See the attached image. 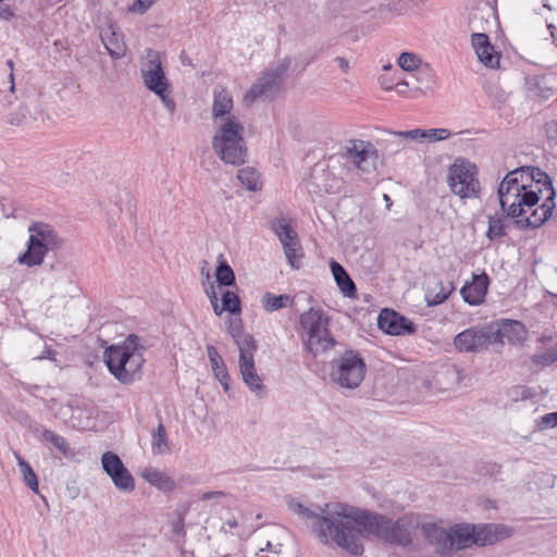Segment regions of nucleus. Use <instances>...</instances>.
I'll return each instance as SVG.
<instances>
[{"label": "nucleus", "instance_id": "423d86ee", "mask_svg": "<svg viewBox=\"0 0 557 557\" xmlns=\"http://www.w3.org/2000/svg\"><path fill=\"white\" fill-rule=\"evenodd\" d=\"M299 323L304 331V345L313 357L335 346L336 342L327 329L329 317L322 310L309 309L300 315Z\"/></svg>", "mask_w": 557, "mask_h": 557}, {"label": "nucleus", "instance_id": "a211bd4d", "mask_svg": "<svg viewBox=\"0 0 557 557\" xmlns=\"http://www.w3.org/2000/svg\"><path fill=\"white\" fill-rule=\"evenodd\" d=\"M471 44L480 62L491 69L498 67L500 54L495 50L485 33L474 32L471 35Z\"/></svg>", "mask_w": 557, "mask_h": 557}, {"label": "nucleus", "instance_id": "2eb2a0df", "mask_svg": "<svg viewBox=\"0 0 557 557\" xmlns=\"http://www.w3.org/2000/svg\"><path fill=\"white\" fill-rule=\"evenodd\" d=\"M343 157L364 173H370L375 169L376 154L370 143L363 140L350 141L345 147Z\"/></svg>", "mask_w": 557, "mask_h": 557}, {"label": "nucleus", "instance_id": "39448f33", "mask_svg": "<svg viewBox=\"0 0 557 557\" xmlns=\"http://www.w3.org/2000/svg\"><path fill=\"white\" fill-rule=\"evenodd\" d=\"M423 531L429 542L435 545L436 552L444 556L475 544L474 524L460 523L445 530L430 523L423 527Z\"/></svg>", "mask_w": 557, "mask_h": 557}, {"label": "nucleus", "instance_id": "f3484780", "mask_svg": "<svg viewBox=\"0 0 557 557\" xmlns=\"http://www.w3.org/2000/svg\"><path fill=\"white\" fill-rule=\"evenodd\" d=\"M524 86L530 97L548 99L557 89V76L553 73L529 75L525 77Z\"/></svg>", "mask_w": 557, "mask_h": 557}, {"label": "nucleus", "instance_id": "3c124183", "mask_svg": "<svg viewBox=\"0 0 557 557\" xmlns=\"http://www.w3.org/2000/svg\"><path fill=\"white\" fill-rule=\"evenodd\" d=\"M281 544L272 545L270 541H267L265 547H260L256 553V557H278Z\"/></svg>", "mask_w": 557, "mask_h": 557}, {"label": "nucleus", "instance_id": "6ab92c4d", "mask_svg": "<svg viewBox=\"0 0 557 557\" xmlns=\"http://www.w3.org/2000/svg\"><path fill=\"white\" fill-rule=\"evenodd\" d=\"M490 278L486 273L473 274L472 281L466 283L460 289V294L465 302L470 306L481 305L487 293Z\"/></svg>", "mask_w": 557, "mask_h": 557}, {"label": "nucleus", "instance_id": "338daca9", "mask_svg": "<svg viewBox=\"0 0 557 557\" xmlns=\"http://www.w3.org/2000/svg\"><path fill=\"white\" fill-rule=\"evenodd\" d=\"M54 355H55V352L52 349L47 347L44 350L42 355L39 357V359H46L47 358V359H51L52 360V359H54Z\"/></svg>", "mask_w": 557, "mask_h": 557}, {"label": "nucleus", "instance_id": "4be33fe9", "mask_svg": "<svg viewBox=\"0 0 557 557\" xmlns=\"http://www.w3.org/2000/svg\"><path fill=\"white\" fill-rule=\"evenodd\" d=\"M245 127L236 116H230L224 121L214 123V134L212 139L222 140H245Z\"/></svg>", "mask_w": 557, "mask_h": 557}, {"label": "nucleus", "instance_id": "a878e982", "mask_svg": "<svg viewBox=\"0 0 557 557\" xmlns=\"http://www.w3.org/2000/svg\"><path fill=\"white\" fill-rule=\"evenodd\" d=\"M504 339L512 345H521L527 339V329L522 322L517 320L503 319L499 321Z\"/></svg>", "mask_w": 557, "mask_h": 557}, {"label": "nucleus", "instance_id": "58836bf2", "mask_svg": "<svg viewBox=\"0 0 557 557\" xmlns=\"http://www.w3.org/2000/svg\"><path fill=\"white\" fill-rule=\"evenodd\" d=\"M482 336L484 339V349L488 347V345H500L504 344L503 331L499 325V322L496 325H488L482 327Z\"/></svg>", "mask_w": 557, "mask_h": 557}, {"label": "nucleus", "instance_id": "5701e85b", "mask_svg": "<svg viewBox=\"0 0 557 557\" xmlns=\"http://www.w3.org/2000/svg\"><path fill=\"white\" fill-rule=\"evenodd\" d=\"M454 345L458 350L467 352L484 349L482 327H470L457 334L454 338Z\"/></svg>", "mask_w": 557, "mask_h": 557}, {"label": "nucleus", "instance_id": "473e14b6", "mask_svg": "<svg viewBox=\"0 0 557 557\" xmlns=\"http://www.w3.org/2000/svg\"><path fill=\"white\" fill-rule=\"evenodd\" d=\"M13 456L17 462V466L21 470L23 481L25 485L32 490L33 492H38V479L33 470L32 466L20 455L18 451H13Z\"/></svg>", "mask_w": 557, "mask_h": 557}, {"label": "nucleus", "instance_id": "1a4fd4ad", "mask_svg": "<svg viewBox=\"0 0 557 557\" xmlns=\"http://www.w3.org/2000/svg\"><path fill=\"white\" fill-rule=\"evenodd\" d=\"M146 52V60L143 61L140 67L144 84L147 89L161 99L169 113L173 114L176 106L169 95L171 86L165 77L160 55L152 49H148Z\"/></svg>", "mask_w": 557, "mask_h": 557}, {"label": "nucleus", "instance_id": "f8f14e48", "mask_svg": "<svg viewBox=\"0 0 557 557\" xmlns=\"http://www.w3.org/2000/svg\"><path fill=\"white\" fill-rule=\"evenodd\" d=\"M101 465L116 490L124 493H131L135 490V480L132 473L115 453L106 451L102 454Z\"/></svg>", "mask_w": 557, "mask_h": 557}, {"label": "nucleus", "instance_id": "7c9ffc66", "mask_svg": "<svg viewBox=\"0 0 557 557\" xmlns=\"http://www.w3.org/2000/svg\"><path fill=\"white\" fill-rule=\"evenodd\" d=\"M490 17H496V9L492 2L486 0L471 14L469 25L472 29L485 30L484 25H479V23L485 21L486 24H490Z\"/></svg>", "mask_w": 557, "mask_h": 557}, {"label": "nucleus", "instance_id": "c03bdc74", "mask_svg": "<svg viewBox=\"0 0 557 557\" xmlns=\"http://www.w3.org/2000/svg\"><path fill=\"white\" fill-rule=\"evenodd\" d=\"M421 60L411 52H403L398 58V65L406 72H413L419 69Z\"/></svg>", "mask_w": 557, "mask_h": 557}, {"label": "nucleus", "instance_id": "4d7b16f0", "mask_svg": "<svg viewBox=\"0 0 557 557\" xmlns=\"http://www.w3.org/2000/svg\"><path fill=\"white\" fill-rule=\"evenodd\" d=\"M206 294L210 300V304H219L218 294L215 292V287L211 284L209 288L206 289Z\"/></svg>", "mask_w": 557, "mask_h": 557}, {"label": "nucleus", "instance_id": "0eeeda50", "mask_svg": "<svg viewBox=\"0 0 557 557\" xmlns=\"http://www.w3.org/2000/svg\"><path fill=\"white\" fill-rule=\"evenodd\" d=\"M27 249L18 256L17 261L27 267L39 265L49 250L61 246L62 239L55 230L47 223L37 222L28 227Z\"/></svg>", "mask_w": 557, "mask_h": 557}, {"label": "nucleus", "instance_id": "c756f323", "mask_svg": "<svg viewBox=\"0 0 557 557\" xmlns=\"http://www.w3.org/2000/svg\"><path fill=\"white\" fill-rule=\"evenodd\" d=\"M257 529V525L248 524L245 518L242 520L230 518L221 527L222 532L236 535L240 540L248 539Z\"/></svg>", "mask_w": 557, "mask_h": 557}, {"label": "nucleus", "instance_id": "72a5a7b5", "mask_svg": "<svg viewBox=\"0 0 557 557\" xmlns=\"http://www.w3.org/2000/svg\"><path fill=\"white\" fill-rule=\"evenodd\" d=\"M239 350V361L252 360L257 350V343L252 335L244 334L240 337L234 339Z\"/></svg>", "mask_w": 557, "mask_h": 557}, {"label": "nucleus", "instance_id": "dca6fc26", "mask_svg": "<svg viewBox=\"0 0 557 557\" xmlns=\"http://www.w3.org/2000/svg\"><path fill=\"white\" fill-rule=\"evenodd\" d=\"M377 326L389 335H406L416 332L414 324L393 309H383L377 317Z\"/></svg>", "mask_w": 557, "mask_h": 557}, {"label": "nucleus", "instance_id": "13d9d810", "mask_svg": "<svg viewBox=\"0 0 557 557\" xmlns=\"http://www.w3.org/2000/svg\"><path fill=\"white\" fill-rule=\"evenodd\" d=\"M206 294L210 300V304H219L218 294L215 292V287L211 284L209 288L206 289Z\"/></svg>", "mask_w": 557, "mask_h": 557}, {"label": "nucleus", "instance_id": "bf43d9fd", "mask_svg": "<svg viewBox=\"0 0 557 557\" xmlns=\"http://www.w3.org/2000/svg\"><path fill=\"white\" fill-rule=\"evenodd\" d=\"M206 294L210 300V304H219L218 294L215 292V287L211 284L209 288L206 289Z\"/></svg>", "mask_w": 557, "mask_h": 557}, {"label": "nucleus", "instance_id": "f257e3e1", "mask_svg": "<svg viewBox=\"0 0 557 557\" xmlns=\"http://www.w3.org/2000/svg\"><path fill=\"white\" fill-rule=\"evenodd\" d=\"M497 195L507 216L519 218V227H540L555 209V189L550 177L539 168L521 166L508 172Z\"/></svg>", "mask_w": 557, "mask_h": 557}, {"label": "nucleus", "instance_id": "a19ab883", "mask_svg": "<svg viewBox=\"0 0 557 557\" xmlns=\"http://www.w3.org/2000/svg\"><path fill=\"white\" fill-rule=\"evenodd\" d=\"M210 364L215 379L221 383L224 392H227L230 389L231 377L223 358L219 359V361H212Z\"/></svg>", "mask_w": 557, "mask_h": 557}, {"label": "nucleus", "instance_id": "de8ad7c7", "mask_svg": "<svg viewBox=\"0 0 557 557\" xmlns=\"http://www.w3.org/2000/svg\"><path fill=\"white\" fill-rule=\"evenodd\" d=\"M555 426H557V411L546 413L536 421V428L541 431Z\"/></svg>", "mask_w": 557, "mask_h": 557}, {"label": "nucleus", "instance_id": "412c9836", "mask_svg": "<svg viewBox=\"0 0 557 557\" xmlns=\"http://www.w3.org/2000/svg\"><path fill=\"white\" fill-rule=\"evenodd\" d=\"M233 107L232 95L225 88L215 86L213 89V104L211 110L213 123L224 121V119H228L230 116H235L232 114Z\"/></svg>", "mask_w": 557, "mask_h": 557}, {"label": "nucleus", "instance_id": "052dcab7", "mask_svg": "<svg viewBox=\"0 0 557 557\" xmlns=\"http://www.w3.org/2000/svg\"><path fill=\"white\" fill-rule=\"evenodd\" d=\"M16 419H17L22 424H24V425H26V426H29V428H30L32 419H30V417H29L26 412H24V411H20V412L17 413Z\"/></svg>", "mask_w": 557, "mask_h": 557}, {"label": "nucleus", "instance_id": "6e6552de", "mask_svg": "<svg viewBox=\"0 0 557 557\" xmlns=\"http://www.w3.org/2000/svg\"><path fill=\"white\" fill-rule=\"evenodd\" d=\"M367 366L361 355L352 349L345 350L331 361L330 376L334 383L344 388L355 389L363 381Z\"/></svg>", "mask_w": 557, "mask_h": 557}, {"label": "nucleus", "instance_id": "e433bc0d", "mask_svg": "<svg viewBox=\"0 0 557 557\" xmlns=\"http://www.w3.org/2000/svg\"><path fill=\"white\" fill-rule=\"evenodd\" d=\"M151 447L154 455L170 451L166 430L162 423H159L157 430L152 433Z\"/></svg>", "mask_w": 557, "mask_h": 557}, {"label": "nucleus", "instance_id": "2f4dec72", "mask_svg": "<svg viewBox=\"0 0 557 557\" xmlns=\"http://www.w3.org/2000/svg\"><path fill=\"white\" fill-rule=\"evenodd\" d=\"M293 302L294 298L287 294L274 295L272 293H265L261 298L262 307L269 313L286 308L293 305Z\"/></svg>", "mask_w": 557, "mask_h": 557}, {"label": "nucleus", "instance_id": "8fccbe9b", "mask_svg": "<svg viewBox=\"0 0 557 557\" xmlns=\"http://www.w3.org/2000/svg\"><path fill=\"white\" fill-rule=\"evenodd\" d=\"M425 132V140L429 141H440L446 139L450 136V131L447 128H430L424 129Z\"/></svg>", "mask_w": 557, "mask_h": 557}, {"label": "nucleus", "instance_id": "c9c22d12", "mask_svg": "<svg viewBox=\"0 0 557 557\" xmlns=\"http://www.w3.org/2000/svg\"><path fill=\"white\" fill-rule=\"evenodd\" d=\"M237 178L248 190L256 191L260 189V175L253 168L240 169Z\"/></svg>", "mask_w": 557, "mask_h": 557}, {"label": "nucleus", "instance_id": "774afa93", "mask_svg": "<svg viewBox=\"0 0 557 557\" xmlns=\"http://www.w3.org/2000/svg\"><path fill=\"white\" fill-rule=\"evenodd\" d=\"M424 76H429V71H421V70H419L417 72V74L413 75V77L416 78V81L418 83H422Z\"/></svg>", "mask_w": 557, "mask_h": 557}, {"label": "nucleus", "instance_id": "e2e57ef3", "mask_svg": "<svg viewBox=\"0 0 557 557\" xmlns=\"http://www.w3.org/2000/svg\"><path fill=\"white\" fill-rule=\"evenodd\" d=\"M408 87L409 83L406 81H400L395 85V89L399 95H405L407 92Z\"/></svg>", "mask_w": 557, "mask_h": 557}, {"label": "nucleus", "instance_id": "ddd939ff", "mask_svg": "<svg viewBox=\"0 0 557 557\" xmlns=\"http://www.w3.org/2000/svg\"><path fill=\"white\" fill-rule=\"evenodd\" d=\"M272 230L277 235L289 264L295 269H299L302 253L297 233L290 227L285 219L274 221L272 223Z\"/></svg>", "mask_w": 557, "mask_h": 557}, {"label": "nucleus", "instance_id": "79ce46f5", "mask_svg": "<svg viewBox=\"0 0 557 557\" xmlns=\"http://www.w3.org/2000/svg\"><path fill=\"white\" fill-rule=\"evenodd\" d=\"M504 216H488V230L486 236L493 240L506 236Z\"/></svg>", "mask_w": 557, "mask_h": 557}, {"label": "nucleus", "instance_id": "cd10ccee", "mask_svg": "<svg viewBox=\"0 0 557 557\" xmlns=\"http://www.w3.org/2000/svg\"><path fill=\"white\" fill-rule=\"evenodd\" d=\"M334 280L345 297L354 298L357 294V287L348 275L347 271L336 261L332 260L330 264Z\"/></svg>", "mask_w": 557, "mask_h": 557}, {"label": "nucleus", "instance_id": "bb28decb", "mask_svg": "<svg viewBox=\"0 0 557 557\" xmlns=\"http://www.w3.org/2000/svg\"><path fill=\"white\" fill-rule=\"evenodd\" d=\"M239 372L250 392L259 395L260 392L264 391L262 379L257 373L255 359L239 362Z\"/></svg>", "mask_w": 557, "mask_h": 557}, {"label": "nucleus", "instance_id": "20e7f679", "mask_svg": "<svg viewBox=\"0 0 557 557\" xmlns=\"http://www.w3.org/2000/svg\"><path fill=\"white\" fill-rule=\"evenodd\" d=\"M138 342L137 335L129 334L121 345H112L104 351L110 373L123 384H131L141 377L145 358Z\"/></svg>", "mask_w": 557, "mask_h": 557}, {"label": "nucleus", "instance_id": "864d4df0", "mask_svg": "<svg viewBox=\"0 0 557 557\" xmlns=\"http://www.w3.org/2000/svg\"><path fill=\"white\" fill-rule=\"evenodd\" d=\"M26 120V110L21 108L17 112H11L7 116V122L11 125H20Z\"/></svg>", "mask_w": 557, "mask_h": 557}, {"label": "nucleus", "instance_id": "4c0bfd02", "mask_svg": "<svg viewBox=\"0 0 557 557\" xmlns=\"http://www.w3.org/2000/svg\"><path fill=\"white\" fill-rule=\"evenodd\" d=\"M41 440L46 443L51 444L55 447L62 455L67 456L70 454V445L65 437L57 434L55 432L45 429L41 432Z\"/></svg>", "mask_w": 557, "mask_h": 557}, {"label": "nucleus", "instance_id": "f704fd0d", "mask_svg": "<svg viewBox=\"0 0 557 557\" xmlns=\"http://www.w3.org/2000/svg\"><path fill=\"white\" fill-rule=\"evenodd\" d=\"M215 278L220 286H234L236 283V277L233 269L231 265L226 262V260L223 259L222 256H220L219 264L215 270Z\"/></svg>", "mask_w": 557, "mask_h": 557}, {"label": "nucleus", "instance_id": "37998d69", "mask_svg": "<svg viewBox=\"0 0 557 557\" xmlns=\"http://www.w3.org/2000/svg\"><path fill=\"white\" fill-rule=\"evenodd\" d=\"M531 360L535 366L542 368L557 362V345L547 348L544 352L533 355Z\"/></svg>", "mask_w": 557, "mask_h": 557}, {"label": "nucleus", "instance_id": "ea45409f", "mask_svg": "<svg viewBox=\"0 0 557 557\" xmlns=\"http://www.w3.org/2000/svg\"><path fill=\"white\" fill-rule=\"evenodd\" d=\"M221 309L226 310L231 314H240L242 304L238 295L232 290H225L222 294Z\"/></svg>", "mask_w": 557, "mask_h": 557}, {"label": "nucleus", "instance_id": "69168bd1", "mask_svg": "<svg viewBox=\"0 0 557 557\" xmlns=\"http://www.w3.org/2000/svg\"><path fill=\"white\" fill-rule=\"evenodd\" d=\"M335 62L338 63L339 67L344 71V72H347L348 69H349V62L348 60H346L345 58L343 57H336L335 58Z\"/></svg>", "mask_w": 557, "mask_h": 557}, {"label": "nucleus", "instance_id": "0e129e2a", "mask_svg": "<svg viewBox=\"0 0 557 557\" xmlns=\"http://www.w3.org/2000/svg\"><path fill=\"white\" fill-rule=\"evenodd\" d=\"M7 65H8L9 70H10V74H9V81H10V84H11V86H10V90H11V91H14V88H15V85H14V75H13V65H14V63H13V61H12V60H8V61H7Z\"/></svg>", "mask_w": 557, "mask_h": 557}, {"label": "nucleus", "instance_id": "680f3d73", "mask_svg": "<svg viewBox=\"0 0 557 557\" xmlns=\"http://www.w3.org/2000/svg\"><path fill=\"white\" fill-rule=\"evenodd\" d=\"M222 496H224V493L220 492V491L206 492V493H203L201 495V499L202 500H209V499L219 498V497H222Z\"/></svg>", "mask_w": 557, "mask_h": 557}, {"label": "nucleus", "instance_id": "603ef678", "mask_svg": "<svg viewBox=\"0 0 557 557\" xmlns=\"http://www.w3.org/2000/svg\"><path fill=\"white\" fill-rule=\"evenodd\" d=\"M153 3L154 0H135L129 7L128 11L137 14H144L151 8Z\"/></svg>", "mask_w": 557, "mask_h": 557}, {"label": "nucleus", "instance_id": "393cba45", "mask_svg": "<svg viewBox=\"0 0 557 557\" xmlns=\"http://www.w3.org/2000/svg\"><path fill=\"white\" fill-rule=\"evenodd\" d=\"M455 290L451 281H436L433 285H429L425 292V301L429 307L443 304Z\"/></svg>", "mask_w": 557, "mask_h": 557}, {"label": "nucleus", "instance_id": "09e8293b", "mask_svg": "<svg viewBox=\"0 0 557 557\" xmlns=\"http://www.w3.org/2000/svg\"><path fill=\"white\" fill-rule=\"evenodd\" d=\"M226 330L233 339H236L246 334L243 330V323L239 318L228 319L226 323Z\"/></svg>", "mask_w": 557, "mask_h": 557}, {"label": "nucleus", "instance_id": "7ed1b4c3", "mask_svg": "<svg viewBox=\"0 0 557 557\" xmlns=\"http://www.w3.org/2000/svg\"><path fill=\"white\" fill-rule=\"evenodd\" d=\"M288 509L305 520L318 539L324 543H334L341 547L349 507L343 504H327L319 507V512L309 509L301 503L289 500Z\"/></svg>", "mask_w": 557, "mask_h": 557}, {"label": "nucleus", "instance_id": "b1692460", "mask_svg": "<svg viewBox=\"0 0 557 557\" xmlns=\"http://www.w3.org/2000/svg\"><path fill=\"white\" fill-rule=\"evenodd\" d=\"M141 476L150 485L164 493H171L176 487V484L171 476L152 467L145 468Z\"/></svg>", "mask_w": 557, "mask_h": 557}, {"label": "nucleus", "instance_id": "f03ea898", "mask_svg": "<svg viewBox=\"0 0 557 557\" xmlns=\"http://www.w3.org/2000/svg\"><path fill=\"white\" fill-rule=\"evenodd\" d=\"M344 530V541L341 548L351 555L359 556L363 553L362 539L374 534L383 541L406 546L411 543V531L404 519L393 521L381 515H372L367 511L356 512L349 507Z\"/></svg>", "mask_w": 557, "mask_h": 557}, {"label": "nucleus", "instance_id": "6e6d98bb", "mask_svg": "<svg viewBox=\"0 0 557 557\" xmlns=\"http://www.w3.org/2000/svg\"><path fill=\"white\" fill-rule=\"evenodd\" d=\"M207 355H208V358H209V361L212 362V361H215L219 359H222V357L220 356V354L218 352L216 348L212 345H207Z\"/></svg>", "mask_w": 557, "mask_h": 557}, {"label": "nucleus", "instance_id": "a18cd8bd", "mask_svg": "<svg viewBox=\"0 0 557 557\" xmlns=\"http://www.w3.org/2000/svg\"><path fill=\"white\" fill-rule=\"evenodd\" d=\"M187 509L184 511L178 512L177 519L174 520L171 524L172 527V533L175 537L176 542H181L185 540L186 531H185V516H186Z\"/></svg>", "mask_w": 557, "mask_h": 557}, {"label": "nucleus", "instance_id": "aec40b11", "mask_svg": "<svg viewBox=\"0 0 557 557\" xmlns=\"http://www.w3.org/2000/svg\"><path fill=\"white\" fill-rule=\"evenodd\" d=\"M101 41L112 59H121L125 55L126 45L124 36L115 24H110L100 29Z\"/></svg>", "mask_w": 557, "mask_h": 557}, {"label": "nucleus", "instance_id": "9b49d317", "mask_svg": "<svg viewBox=\"0 0 557 557\" xmlns=\"http://www.w3.org/2000/svg\"><path fill=\"white\" fill-rule=\"evenodd\" d=\"M290 65L289 59H284L275 69L265 71L263 75L246 92L244 100L251 103L262 96H269L277 88Z\"/></svg>", "mask_w": 557, "mask_h": 557}, {"label": "nucleus", "instance_id": "4468645a", "mask_svg": "<svg viewBox=\"0 0 557 557\" xmlns=\"http://www.w3.org/2000/svg\"><path fill=\"white\" fill-rule=\"evenodd\" d=\"M212 149L225 164L239 166L246 163L248 149L245 140L212 139Z\"/></svg>", "mask_w": 557, "mask_h": 557}, {"label": "nucleus", "instance_id": "49530a36", "mask_svg": "<svg viewBox=\"0 0 557 557\" xmlns=\"http://www.w3.org/2000/svg\"><path fill=\"white\" fill-rule=\"evenodd\" d=\"M392 135L395 138L410 139V140H417V141L425 140V136H426L424 129H421V128H414L411 131L393 132Z\"/></svg>", "mask_w": 557, "mask_h": 557}, {"label": "nucleus", "instance_id": "c85d7f7f", "mask_svg": "<svg viewBox=\"0 0 557 557\" xmlns=\"http://www.w3.org/2000/svg\"><path fill=\"white\" fill-rule=\"evenodd\" d=\"M505 530L502 525L483 524L475 525V545L485 546L497 542L503 536Z\"/></svg>", "mask_w": 557, "mask_h": 557}, {"label": "nucleus", "instance_id": "9d476101", "mask_svg": "<svg viewBox=\"0 0 557 557\" xmlns=\"http://www.w3.org/2000/svg\"><path fill=\"white\" fill-rule=\"evenodd\" d=\"M447 184L450 190L461 199L478 197L481 186L476 165L463 158H457L449 165Z\"/></svg>", "mask_w": 557, "mask_h": 557}, {"label": "nucleus", "instance_id": "5fc2aeb1", "mask_svg": "<svg viewBox=\"0 0 557 557\" xmlns=\"http://www.w3.org/2000/svg\"><path fill=\"white\" fill-rule=\"evenodd\" d=\"M13 10L8 4L0 3V18L9 21L13 17Z\"/></svg>", "mask_w": 557, "mask_h": 557}]
</instances>
